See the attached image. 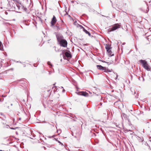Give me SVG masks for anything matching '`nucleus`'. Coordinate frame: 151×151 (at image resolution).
I'll use <instances>...</instances> for the list:
<instances>
[{"mask_svg":"<svg viewBox=\"0 0 151 151\" xmlns=\"http://www.w3.org/2000/svg\"><path fill=\"white\" fill-rule=\"evenodd\" d=\"M139 62L142 64V67L148 71L150 70L151 68L150 66L145 60H139Z\"/></svg>","mask_w":151,"mask_h":151,"instance_id":"1","label":"nucleus"},{"mask_svg":"<svg viewBox=\"0 0 151 151\" xmlns=\"http://www.w3.org/2000/svg\"><path fill=\"white\" fill-rule=\"evenodd\" d=\"M58 143H59L60 144H61V145L62 146H64V145L62 143H61L60 142V141H58Z\"/></svg>","mask_w":151,"mask_h":151,"instance_id":"14","label":"nucleus"},{"mask_svg":"<svg viewBox=\"0 0 151 151\" xmlns=\"http://www.w3.org/2000/svg\"><path fill=\"white\" fill-rule=\"evenodd\" d=\"M54 27H55L56 28V29L57 30H58L59 28V26L56 25V26H55Z\"/></svg>","mask_w":151,"mask_h":151,"instance_id":"13","label":"nucleus"},{"mask_svg":"<svg viewBox=\"0 0 151 151\" xmlns=\"http://www.w3.org/2000/svg\"><path fill=\"white\" fill-rule=\"evenodd\" d=\"M17 6L18 7H19V6L18 5H17Z\"/></svg>","mask_w":151,"mask_h":151,"instance_id":"19","label":"nucleus"},{"mask_svg":"<svg viewBox=\"0 0 151 151\" xmlns=\"http://www.w3.org/2000/svg\"><path fill=\"white\" fill-rule=\"evenodd\" d=\"M62 21V22H63V20H62V21Z\"/></svg>","mask_w":151,"mask_h":151,"instance_id":"20","label":"nucleus"},{"mask_svg":"<svg viewBox=\"0 0 151 151\" xmlns=\"http://www.w3.org/2000/svg\"><path fill=\"white\" fill-rule=\"evenodd\" d=\"M105 48L107 51H109L111 48L110 45L109 44H106V45Z\"/></svg>","mask_w":151,"mask_h":151,"instance_id":"10","label":"nucleus"},{"mask_svg":"<svg viewBox=\"0 0 151 151\" xmlns=\"http://www.w3.org/2000/svg\"><path fill=\"white\" fill-rule=\"evenodd\" d=\"M3 46L1 42L0 41V50H2L3 48L2 47Z\"/></svg>","mask_w":151,"mask_h":151,"instance_id":"12","label":"nucleus"},{"mask_svg":"<svg viewBox=\"0 0 151 151\" xmlns=\"http://www.w3.org/2000/svg\"><path fill=\"white\" fill-rule=\"evenodd\" d=\"M76 93L79 95L83 96L85 97H88L89 96L88 94L86 92L81 91L76 92Z\"/></svg>","mask_w":151,"mask_h":151,"instance_id":"6","label":"nucleus"},{"mask_svg":"<svg viewBox=\"0 0 151 151\" xmlns=\"http://www.w3.org/2000/svg\"><path fill=\"white\" fill-rule=\"evenodd\" d=\"M65 90L64 89H63V92H65Z\"/></svg>","mask_w":151,"mask_h":151,"instance_id":"17","label":"nucleus"},{"mask_svg":"<svg viewBox=\"0 0 151 151\" xmlns=\"http://www.w3.org/2000/svg\"><path fill=\"white\" fill-rule=\"evenodd\" d=\"M0 101H1V99H0Z\"/></svg>","mask_w":151,"mask_h":151,"instance_id":"18","label":"nucleus"},{"mask_svg":"<svg viewBox=\"0 0 151 151\" xmlns=\"http://www.w3.org/2000/svg\"><path fill=\"white\" fill-rule=\"evenodd\" d=\"M97 68L99 70H104V71L105 72H111L112 70H110L108 69V68L106 67H103L101 65H97Z\"/></svg>","mask_w":151,"mask_h":151,"instance_id":"3","label":"nucleus"},{"mask_svg":"<svg viewBox=\"0 0 151 151\" xmlns=\"http://www.w3.org/2000/svg\"><path fill=\"white\" fill-rule=\"evenodd\" d=\"M58 42L60 46L65 47H67L68 43L66 40L65 39L62 40Z\"/></svg>","mask_w":151,"mask_h":151,"instance_id":"4","label":"nucleus"},{"mask_svg":"<svg viewBox=\"0 0 151 151\" xmlns=\"http://www.w3.org/2000/svg\"><path fill=\"white\" fill-rule=\"evenodd\" d=\"M47 64L48 65H51V66H52V65L51 64V63L50 62H49V61L48 62Z\"/></svg>","mask_w":151,"mask_h":151,"instance_id":"15","label":"nucleus"},{"mask_svg":"<svg viewBox=\"0 0 151 151\" xmlns=\"http://www.w3.org/2000/svg\"><path fill=\"white\" fill-rule=\"evenodd\" d=\"M107 51L108 52L109 56L111 57V56H113L114 55V54H111L112 52H111V50H110V49L109 50V51Z\"/></svg>","mask_w":151,"mask_h":151,"instance_id":"11","label":"nucleus"},{"mask_svg":"<svg viewBox=\"0 0 151 151\" xmlns=\"http://www.w3.org/2000/svg\"><path fill=\"white\" fill-rule=\"evenodd\" d=\"M61 88H63V87H61Z\"/></svg>","mask_w":151,"mask_h":151,"instance_id":"22","label":"nucleus"},{"mask_svg":"<svg viewBox=\"0 0 151 151\" xmlns=\"http://www.w3.org/2000/svg\"><path fill=\"white\" fill-rule=\"evenodd\" d=\"M56 37L58 42L60 41V40H63V36L62 34L60 33H57L56 34Z\"/></svg>","mask_w":151,"mask_h":151,"instance_id":"7","label":"nucleus"},{"mask_svg":"<svg viewBox=\"0 0 151 151\" xmlns=\"http://www.w3.org/2000/svg\"><path fill=\"white\" fill-rule=\"evenodd\" d=\"M11 106H12V104H11Z\"/></svg>","mask_w":151,"mask_h":151,"instance_id":"21","label":"nucleus"},{"mask_svg":"<svg viewBox=\"0 0 151 151\" xmlns=\"http://www.w3.org/2000/svg\"><path fill=\"white\" fill-rule=\"evenodd\" d=\"M79 27H80L81 29H82L83 30L86 34H88L89 36H91L90 33L86 30L81 25H79Z\"/></svg>","mask_w":151,"mask_h":151,"instance_id":"9","label":"nucleus"},{"mask_svg":"<svg viewBox=\"0 0 151 151\" xmlns=\"http://www.w3.org/2000/svg\"><path fill=\"white\" fill-rule=\"evenodd\" d=\"M27 8H24V10L25 11H26V10H27Z\"/></svg>","mask_w":151,"mask_h":151,"instance_id":"16","label":"nucleus"},{"mask_svg":"<svg viewBox=\"0 0 151 151\" xmlns=\"http://www.w3.org/2000/svg\"><path fill=\"white\" fill-rule=\"evenodd\" d=\"M57 21L56 18L55 16H53V17L51 21V26L53 27L54 26L55 24V23Z\"/></svg>","mask_w":151,"mask_h":151,"instance_id":"8","label":"nucleus"},{"mask_svg":"<svg viewBox=\"0 0 151 151\" xmlns=\"http://www.w3.org/2000/svg\"><path fill=\"white\" fill-rule=\"evenodd\" d=\"M121 25L118 23L115 24L111 26V28L108 29V33H109L111 32L114 31L117 29L120 28Z\"/></svg>","mask_w":151,"mask_h":151,"instance_id":"2","label":"nucleus"},{"mask_svg":"<svg viewBox=\"0 0 151 151\" xmlns=\"http://www.w3.org/2000/svg\"><path fill=\"white\" fill-rule=\"evenodd\" d=\"M63 58L64 59L66 60V58H71L72 57V55L71 53L69 51L66 52L65 53V55H63Z\"/></svg>","mask_w":151,"mask_h":151,"instance_id":"5","label":"nucleus"}]
</instances>
